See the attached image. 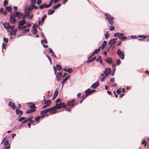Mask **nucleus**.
<instances>
[{
	"label": "nucleus",
	"instance_id": "1",
	"mask_svg": "<svg viewBox=\"0 0 149 149\" xmlns=\"http://www.w3.org/2000/svg\"><path fill=\"white\" fill-rule=\"evenodd\" d=\"M117 54L121 59H124L125 54L120 49H119L118 50L117 52Z\"/></svg>",
	"mask_w": 149,
	"mask_h": 149
},
{
	"label": "nucleus",
	"instance_id": "2",
	"mask_svg": "<svg viewBox=\"0 0 149 149\" xmlns=\"http://www.w3.org/2000/svg\"><path fill=\"white\" fill-rule=\"evenodd\" d=\"M13 15L14 17H17L19 19H21L23 16L22 13L18 11H15L13 13Z\"/></svg>",
	"mask_w": 149,
	"mask_h": 149
},
{
	"label": "nucleus",
	"instance_id": "3",
	"mask_svg": "<svg viewBox=\"0 0 149 149\" xmlns=\"http://www.w3.org/2000/svg\"><path fill=\"white\" fill-rule=\"evenodd\" d=\"M13 14V13H11L10 17V22L12 24H15L17 21V19L14 17Z\"/></svg>",
	"mask_w": 149,
	"mask_h": 149
},
{
	"label": "nucleus",
	"instance_id": "4",
	"mask_svg": "<svg viewBox=\"0 0 149 149\" xmlns=\"http://www.w3.org/2000/svg\"><path fill=\"white\" fill-rule=\"evenodd\" d=\"M56 109H59L62 107H63L65 108H66V105H65L64 102H61L60 104H58V103L56 104L55 106Z\"/></svg>",
	"mask_w": 149,
	"mask_h": 149
},
{
	"label": "nucleus",
	"instance_id": "5",
	"mask_svg": "<svg viewBox=\"0 0 149 149\" xmlns=\"http://www.w3.org/2000/svg\"><path fill=\"white\" fill-rule=\"evenodd\" d=\"M25 23V21L24 20H22L20 21L18 24V29H19L21 31H22V26H23Z\"/></svg>",
	"mask_w": 149,
	"mask_h": 149
},
{
	"label": "nucleus",
	"instance_id": "6",
	"mask_svg": "<svg viewBox=\"0 0 149 149\" xmlns=\"http://www.w3.org/2000/svg\"><path fill=\"white\" fill-rule=\"evenodd\" d=\"M56 109V108L55 106L49 108V112L51 114H53L56 113L57 110Z\"/></svg>",
	"mask_w": 149,
	"mask_h": 149
},
{
	"label": "nucleus",
	"instance_id": "7",
	"mask_svg": "<svg viewBox=\"0 0 149 149\" xmlns=\"http://www.w3.org/2000/svg\"><path fill=\"white\" fill-rule=\"evenodd\" d=\"M111 71V69L110 68H107L105 69L104 71V73L105 74V76H107L109 74Z\"/></svg>",
	"mask_w": 149,
	"mask_h": 149
},
{
	"label": "nucleus",
	"instance_id": "8",
	"mask_svg": "<svg viewBox=\"0 0 149 149\" xmlns=\"http://www.w3.org/2000/svg\"><path fill=\"white\" fill-rule=\"evenodd\" d=\"M24 12L25 13V16L28 17L29 19H31L33 18V15L32 14L30 15L28 10H26V9L24 10Z\"/></svg>",
	"mask_w": 149,
	"mask_h": 149
},
{
	"label": "nucleus",
	"instance_id": "9",
	"mask_svg": "<svg viewBox=\"0 0 149 149\" xmlns=\"http://www.w3.org/2000/svg\"><path fill=\"white\" fill-rule=\"evenodd\" d=\"M117 40V38H114L111 39L109 42V44H110V46H111L113 45L116 43Z\"/></svg>",
	"mask_w": 149,
	"mask_h": 149
},
{
	"label": "nucleus",
	"instance_id": "10",
	"mask_svg": "<svg viewBox=\"0 0 149 149\" xmlns=\"http://www.w3.org/2000/svg\"><path fill=\"white\" fill-rule=\"evenodd\" d=\"M104 15L108 21L113 20L114 19L113 17L109 14L106 13Z\"/></svg>",
	"mask_w": 149,
	"mask_h": 149
},
{
	"label": "nucleus",
	"instance_id": "11",
	"mask_svg": "<svg viewBox=\"0 0 149 149\" xmlns=\"http://www.w3.org/2000/svg\"><path fill=\"white\" fill-rule=\"evenodd\" d=\"M3 25L5 28L7 30V31L8 32H10L9 27L10 26V24L9 23L5 22L4 23Z\"/></svg>",
	"mask_w": 149,
	"mask_h": 149
},
{
	"label": "nucleus",
	"instance_id": "12",
	"mask_svg": "<svg viewBox=\"0 0 149 149\" xmlns=\"http://www.w3.org/2000/svg\"><path fill=\"white\" fill-rule=\"evenodd\" d=\"M124 35V33H117L114 34V37H118V38H122V36Z\"/></svg>",
	"mask_w": 149,
	"mask_h": 149
},
{
	"label": "nucleus",
	"instance_id": "13",
	"mask_svg": "<svg viewBox=\"0 0 149 149\" xmlns=\"http://www.w3.org/2000/svg\"><path fill=\"white\" fill-rule=\"evenodd\" d=\"M8 105L13 109H15L16 108L15 104L13 102L10 101L9 102Z\"/></svg>",
	"mask_w": 149,
	"mask_h": 149
},
{
	"label": "nucleus",
	"instance_id": "14",
	"mask_svg": "<svg viewBox=\"0 0 149 149\" xmlns=\"http://www.w3.org/2000/svg\"><path fill=\"white\" fill-rule=\"evenodd\" d=\"M66 106H68L70 108L72 107L75 106L74 103L73 102H71L70 101H69L66 104Z\"/></svg>",
	"mask_w": 149,
	"mask_h": 149
},
{
	"label": "nucleus",
	"instance_id": "15",
	"mask_svg": "<svg viewBox=\"0 0 149 149\" xmlns=\"http://www.w3.org/2000/svg\"><path fill=\"white\" fill-rule=\"evenodd\" d=\"M62 75V73L61 72H58L57 73L56 76V78L57 80L59 81L61 79V77Z\"/></svg>",
	"mask_w": 149,
	"mask_h": 149
},
{
	"label": "nucleus",
	"instance_id": "16",
	"mask_svg": "<svg viewBox=\"0 0 149 149\" xmlns=\"http://www.w3.org/2000/svg\"><path fill=\"white\" fill-rule=\"evenodd\" d=\"M99 84L98 81H96L95 83H93L91 86V87L94 89L95 88L99 86Z\"/></svg>",
	"mask_w": 149,
	"mask_h": 149
},
{
	"label": "nucleus",
	"instance_id": "17",
	"mask_svg": "<svg viewBox=\"0 0 149 149\" xmlns=\"http://www.w3.org/2000/svg\"><path fill=\"white\" fill-rule=\"evenodd\" d=\"M105 61L107 63L109 64H112L113 63L112 59L110 57H109L108 58L106 59H105Z\"/></svg>",
	"mask_w": 149,
	"mask_h": 149
},
{
	"label": "nucleus",
	"instance_id": "18",
	"mask_svg": "<svg viewBox=\"0 0 149 149\" xmlns=\"http://www.w3.org/2000/svg\"><path fill=\"white\" fill-rule=\"evenodd\" d=\"M15 112L17 115H20V116L22 115L23 113V112L18 109H16Z\"/></svg>",
	"mask_w": 149,
	"mask_h": 149
},
{
	"label": "nucleus",
	"instance_id": "19",
	"mask_svg": "<svg viewBox=\"0 0 149 149\" xmlns=\"http://www.w3.org/2000/svg\"><path fill=\"white\" fill-rule=\"evenodd\" d=\"M33 117V116L30 117L26 119H25L22 122V123H26L28 121H29L31 119H32Z\"/></svg>",
	"mask_w": 149,
	"mask_h": 149
},
{
	"label": "nucleus",
	"instance_id": "20",
	"mask_svg": "<svg viewBox=\"0 0 149 149\" xmlns=\"http://www.w3.org/2000/svg\"><path fill=\"white\" fill-rule=\"evenodd\" d=\"M33 5L31 4L28 7V9L26 10L28 11H32L33 9Z\"/></svg>",
	"mask_w": 149,
	"mask_h": 149
},
{
	"label": "nucleus",
	"instance_id": "21",
	"mask_svg": "<svg viewBox=\"0 0 149 149\" xmlns=\"http://www.w3.org/2000/svg\"><path fill=\"white\" fill-rule=\"evenodd\" d=\"M51 101L50 100H49L46 101L45 103V105H46L48 106H49L51 104Z\"/></svg>",
	"mask_w": 149,
	"mask_h": 149
},
{
	"label": "nucleus",
	"instance_id": "22",
	"mask_svg": "<svg viewBox=\"0 0 149 149\" xmlns=\"http://www.w3.org/2000/svg\"><path fill=\"white\" fill-rule=\"evenodd\" d=\"M48 112H49V109H47L42 111L40 112V113L41 114H43Z\"/></svg>",
	"mask_w": 149,
	"mask_h": 149
},
{
	"label": "nucleus",
	"instance_id": "23",
	"mask_svg": "<svg viewBox=\"0 0 149 149\" xmlns=\"http://www.w3.org/2000/svg\"><path fill=\"white\" fill-rule=\"evenodd\" d=\"M58 92L57 90H56V91H55V92L54 93V95L53 96V98L52 99V100H54L55 98L57 96V95L58 94Z\"/></svg>",
	"mask_w": 149,
	"mask_h": 149
},
{
	"label": "nucleus",
	"instance_id": "24",
	"mask_svg": "<svg viewBox=\"0 0 149 149\" xmlns=\"http://www.w3.org/2000/svg\"><path fill=\"white\" fill-rule=\"evenodd\" d=\"M55 11L53 9H50L48 10V14L49 15H50L54 13Z\"/></svg>",
	"mask_w": 149,
	"mask_h": 149
},
{
	"label": "nucleus",
	"instance_id": "25",
	"mask_svg": "<svg viewBox=\"0 0 149 149\" xmlns=\"http://www.w3.org/2000/svg\"><path fill=\"white\" fill-rule=\"evenodd\" d=\"M70 77V75H68V76L66 77L63 80V81L62 82V84H63V85L62 86V87H63V86L64 83H65V82L69 79Z\"/></svg>",
	"mask_w": 149,
	"mask_h": 149
},
{
	"label": "nucleus",
	"instance_id": "26",
	"mask_svg": "<svg viewBox=\"0 0 149 149\" xmlns=\"http://www.w3.org/2000/svg\"><path fill=\"white\" fill-rule=\"evenodd\" d=\"M61 5V4L60 3H58L55 6L53 7V8L54 10H56Z\"/></svg>",
	"mask_w": 149,
	"mask_h": 149
},
{
	"label": "nucleus",
	"instance_id": "27",
	"mask_svg": "<svg viewBox=\"0 0 149 149\" xmlns=\"http://www.w3.org/2000/svg\"><path fill=\"white\" fill-rule=\"evenodd\" d=\"M36 111L35 109H32L28 110L26 111V113H29L35 111Z\"/></svg>",
	"mask_w": 149,
	"mask_h": 149
},
{
	"label": "nucleus",
	"instance_id": "28",
	"mask_svg": "<svg viewBox=\"0 0 149 149\" xmlns=\"http://www.w3.org/2000/svg\"><path fill=\"white\" fill-rule=\"evenodd\" d=\"M6 9L9 12H10L12 10V8L11 6H8L6 7Z\"/></svg>",
	"mask_w": 149,
	"mask_h": 149
},
{
	"label": "nucleus",
	"instance_id": "29",
	"mask_svg": "<svg viewBox=\"0 0 149 149\" xmlns=\"http://www.w3.org/2000/svg\"><path fill=\"white\" fill-rule=\"evenodd\" d=\"M41 43L42 45L44 44V43H47V42L46 38H45V39H44V40H42L41 41Z\"/></svg>",
	"mask_w": 149,
	"mask_h": 149
},
{
	"label": "nucleus",
	"instance_id": "30",
	"mask_svg": "<svg viewBox=\"0 0 149 149\" xmlns=\"http://www.w3.org/2000/svg\"><path fill=\"white\" fill-rule=\"evenodd\" d=\"M56 67L57 70L58 71H60L61 69L62 68L61 66L58 64H56Z\"/></svg>",
	"mask_w": 149,
	"mask_h": 149
},
{
	"label": "nucleus",
	"instance_id": "31",
	"mask_svg": "<svg viewBox=\"0 0 149 149\" xmlns=\"http://www.w3.org/2000/svg\"><path fill=\"white\" fill-rule=\"evenodd\" d=\"M29 108L31 109L36 108V107H35V104H32L30 105Z\"/></svg>",
	"mask_w": 149,
	"mask_h": 149
},
{
	"label": "nucleus",
	"instance_id": "32",
	"mask_svg": "<svg viewBox=\"0 0 149 149\" xmlns=\"http://www.w3.org/2000/svg\"><path fill=\"white\" fill-rule=\"evenodd\" d=\"M110 37V34L109 33V32H107L105 34V37L106 39Z\"/></svg>",
	"mask_w": 149,
	"mask_h": 149
},
{
	"label": "nucleus",
	"instance_id": "33",
	"mask_svg": "<svg viewBox=\"0 0 149 149\" xmlns=\"http://www.w3.org/2000/svg\"><path fill=\"white\" fill-rule=\"evenodd\" d=\"M107 42L106 41H104L103 42V43L102 45V49L103 48H104V47L106 46L107 45Z\"/></svg>",
	"mask_w": 149,
	"mask_h": 149
},
{
	"label": "nucleus",
	"instance_id": "34",
	"mask_svg": "<svg viewBox=\"0 0 149 149\" xmlns=\"http://www.w3.org/2000/svg\"><path fill=\"white\" fill-rule=\"evenodd\" d=\"M46 56L47 58L50 63L51 64V65L52 64V61L51 57L48 55H46Z\"/></svg>",
	"mask_w": 149,
	"mask_h": 149
},
{
	"label": "nucleus",
	"instance_id": "35",
	"mask_svg": "<svg viewBox=\"0 0 149 149\" xmlns=\"http://www.w3.org/2000/svg\"><path fill=\"white\" fill-rule=\"evenodd\" d=\"M69 73H71L72 72V69L71 68H69L67 69V71Z\"/></svg>",
	"mask_w": 149,
	"mask_h": 149
},
{
	"label": "nucleus",
	"instance_id": "36",
	"mask_svg": "<svg viewBox=\"0 0 149 149\" xmlns=\"http://www.w3.org/2000/svg\"><path fill=\"white\" fill-rule=\"evenodd\" d=\"M47 17V16L46 15H44L42 17L41 20V21L42 22H43L44 21L45 18H46Z\"/></svg>",
	"mask_w": 149,
	"mask_h": 149
},
{
	"label": "nucleus",
	"instance_id": "37",
	"mask_svg": "<svg viewBox=\"0 0 149 149\" xmlns=\"http://www.w3.org/2000/svg\"><path fill=\"white\" fill-rule=\"evenodd\" d=\"M96 58V57L95 56V57H94L93 58H92L91 59L88 60L87 61V62L89 63V62H91L92 61H93V60L95 59V58Z\"/></svg>",
	"mask_w": 149,
	"mask_h": 149
},
{
	"label": "nucleus",
	"instance_id": "38",
	"mask_svg": "<svg viewBox=\"0 0 149 149\" xmlns=\"http://www.w3.org/2000/svg\"><path fill=\"white\" fill-rule=\"evenodd\" d=\"M26 118V117H22L18 119V121H21L25 119Z\"/></svg>",
	"mask_w": 149,
	"mask_h": 149
},
{
	"label": "nucleus",
	"instance_id": "39",
	"mask_svg": "<svg viewBox=\"0 0 149 149\" xmlns=\"http://www.w3.org/2000/svg\"><path fill=\"white\" fill-rule=\"evenodd\" d=\"M15 26L14 25L10 26L9 27V30H10V32L14 28Z\"/></svg>",
	"mask_w": 149,
	"mask_h": 149
},
{
	"label": "nucleus",
	"instance_id": "40",
	"mask_svg": "<svg viewBox=\"0 0 149 149\" xmlns=\"http://www.w3.org/2000/svg\"><path fill=\"white\" fill-rule=\"evenodd\" d=\"M29 29H27L24 30V31L22 32V33H26V32H28L29 31Z\"/></svg>",
	"mask_w": 149,
	"mask_h": 149
},
{
	"label": "nucleus",
	"instance_id": "41",
	"mask_svg": "<svg viewBox=\"0 0 149 149\" xmlns=\"http://www.w3.org/2000/svg\"><path fill=\"white\" fill-rule=\"evenodd\" d=\"M138 37L141 38H146V36L145 35H139L138 36Z\"/></svg>",
	"mask_w": 149,
	"mask_h": 149
},
{
	"label": "nucleus",
	"instance_id": "42",
	"mask_svg": "<svg viewBox=\"0 0 149 149\" xmlns=\"http://www.w3.org/2000/svg\"><path fill=\"white\" fill-rule=\"evenodd\" d=\"M142 141L141 143V144L142 145L144 144L145 146H146L147 144L146 142L145 141V140H143V139H142Z\"/></svg>",
	"mask_w": 149,
	"mask_h": 149
},
{
	"label": "nucleus",
	"instance_id": "43",
	"mask_svg": "<svg viewBox=\"0 0 149 149\" xmlns=\"http://www.w3.org/2000/svg\"><path fill=\"white\" fill-rule=\"evenodd\" d=\"M121 63L120 60L119 59H118L116 61V64L118 65H120Z\"/></svg>",
	"mask_w": 149,
	"mask_h": 149
},
{
	"label": "nucleus",
	"instance_id": "44",
	"mask_svg": "<svg viewBox=\"0 0 149 149\" xmlns=\"http://www.w3.org/2000/svg\"><path fill=\"white\" fill-rule=\"evenodd\" d=\"M100 47H98V48L97 49H95V50L94 52H95V53H96L97 54L99 52V51H100Z\"/></svg>",
	"mask_w": 149,
	"mask_h": 149
},
{
	"label": "nucleus",
	"instance_id": "45",
	"mask_svg": "<svg viewBox=\"0 0 149 149\" xmlns=\"http://www.w3.org/2000/svg\"><path fill=\"white\" fill-rule=\"evenodd\" d=\"M33 34H35L37 33L38 31L36 29H34L32 30Z\"/></svg>",
	"mask_w": 149,
	"mask_h": 149
},
{
	"label": "nucleus",
	"instance_id": "46",
	"mask_svg": "<svg viewBox=\"0 0 149 149\" xmlns=\"http://www.w3.org/2000/svg\"><path fill=\"white\" fill-rule=\"evenodd\" d=\"M127 37L125 36H122V38H121V39H120V40L121 41L123 40H125L127 38Z\"/></svg>",
	"mask_w": 149,
	"mask_h": 149
},
{
	"label": "nucleus",
	"instance_id": "47",
	"mask_svg": "<svg viewBox=\"0 0 149 149\" xmlns=\"http://www.w3.org/2000/svg\"><path fill=\"white\" fill-rule=\"evenodd\" d=\"M95 90H90V91H89V92L88 93V95H89L90 94L93 93V92H95Z\"/></svg>",
	"mask_w": 149,
	"mask_h": 149
},
{
	"label": "nucleus",
	"instance_id": "48",
	"mask_svg": "<svg viewBox=\"0 0 149 149\" xmlns=\"http://www.w3.org/2000/svg\"><path fill=\"white\" fill-rule=\"evenodd\" d=\"M88 95V94H86V95L82 96L81 97V99L83 100L85 99L86 98V97H87Z\"/></svg>",
	"mask_w": 149,
	"mask_h": 149
},
{
	"label": "nucleus",
	"instance_id": "49",
	"mask_svg": "<svg viewBox=\"0 0 149 149\" xmlns=\"http://www.w3.org/2000/svg\"><path fill=\"white\" fill-rule=\"evenodd\" d=\"M101 56H98L96 60V61H98L99 60H101Z\"/></svg>",
	"mask_w": 149,
	"mask_h": 149
},
{
	"label": "nucleus",
	"instance_id": "50",
	"mask_svg": "<svg viewBox=\"0 0 149 149\" xmlns=\"http://www.w3.org/2000/svg\"><path fill=\"white\" fill-rule=\"evenodd\" d=\"M8 3V1H6V0H5L3 2L4 6L7 5Z\"/></svg>",
	"mask_w": 149,
	"mask_h": 149
},
{
	"label": "nucleus",
	"instance_id": "51",
	"mask_svg": "<svg viewBox=\"0 0 149 149\" xmlns=\"http://www.w3.org/2000/svg\"><path fill=\"white\" fill-rule=\"evenodd\" d=\"M36 0H31V2L32 4H35L36 3Z\"/></svg>",
	"mask_w": 149,
	"mask_h": 149
},
{
	"label": "nucleus",
	"instance_id": "52",
	"mask_svg": "<svg viewBox=\"0 0 149 149\" xmlns=\"http://www.w3.org/2000/svg\"><path fill=\"white\" fill-rule=\"evenodd\" d=\"M10 148V144H9V145L5 147L4 148V149H9Z\"/></svg>",
	"mask_w": 149,
	"mask_h": 149
},
{
	"label": "nucleus",
	"instance_id": "53",
	"mask_svg": "<svg viewBox=\"0 0 149 149\" xmlns=\"http://www.w3.org/2000/svg\"><path fill=\"white\" fill-rule=\"evenodd\" d=\"M12 31L14 33V35H15L16 34V32L17 31V29H14L13 30H12Z\"/></svg>",
	"mask_w": 149,
	"mask_h": 149
},
{
	"label": "nucleus",
	"instance_id": "54",
	"mask_svg": "<svg viewBox=\"0 0 149 149\" xmlns=\"http://www.w3.org/2000/svg\"><path fill=\"white\" fill-rule=\"evenodd\" d=\"M9 142L8 141V140H6L4 143V146H6L8 145V144Z\"/></svg>",
	"mask_w": 149,
	"mask_h": 149
},
{
	"label": "nucleus",
	"instance_id": "55",
	"mask_svg": "<svg viewBox=\"0 0 149 149\" xmlns=\"http://www.w3.org/2000/svg\"><path fill=\"white\" fill-rule=\"evenodd\" d=\"M40 119V116H38V117L35 118V120L37 121H38Z\"/></svg>",
	"mask_w": 149,
	"mask_h": 149
},
{
	"label": "nucleus",
	"instance_id": "56",
	"mask_svg": "<svg viewBox=\"0 0 149 149\" xmlns=\"http://www.w3.org/2000/svg\"><path fill=\"white\" fill-rule=\"evenodd\" d=\"M44 7V3L41 5H40V6H39V8L40 9H43Z\"/></svg>",
	"mask_w": 149,
	"mask_h": 149
},
{
	"label": "nucleus",
	"instance_id": "57",
	"mask_svg": "<svg viewBox=\"0 0 149 149\" xmlns=\"http://www.w3.org/2000/svg\"><path fill=\"white\" fill-rule=\"evenodd\" d=\"M7 45V44L4 43H3L2 45V47L4 48V49H6V46Z\"/></svg>",
	"mask_w": 149,
	"mask_h": 149
},
{
	"label": "nucleus",
	"instance_id": "58",
	"mask_svg": "<svg viewBox=\"0 0 149 149\" xmlns=\"http://www.w3.org/2000/svg\"><path fill=\"white\" fill-rule=\"evenodd\" d=\"M3 40L4 41L6 42V43H7L8 41V38H3Z\"/></svg>",
	"mask_w": 149,
	"mask_h": 149
},
{
	"label": "nucleus",
	"instance_id": "59",
	"mask_svg": "<svg viewBox=\"0 0 149 149\" xmlns=\"http://www.w3.org/2000/svg\"><path fill=\"white\" fill-rule=\"evenodd\" d=\"M110 29L111 31H112L114 29V26H110Z\"/></svg>",
	"mask_w": 149,
	"mask_h": 149
},
{
	"label": "nucleus",
	"instance_id": "60",
	"mask_svg": "<svg viewBox=\"0 0 149 149\" xmlns=\"http://www.w3.org/2000/svg\"><path fill=\"white\" fill-rule=\"evenodd\" d=\"M130 37L133 39H136L137 38V37L135 35L131 36Z\"/></svg>",
	"mask_w": 149,
	"mask_h": 149
},
{
	"label": "nucleus",
	"instance_id": "61",
	"mask_svg": "<svg viewBox=\"0 0 149 149\" xmlns=\"http://www.w3.org/2000/svg\"><path fill=\"white\" fill-rule=\"evenodd\" d=\"M90 88H88L87 90H86L85 91V93H86V94H87L89 92V91H90Z\"/></svg>",
	"mask_w": 149,
	"mask_h": 149
},
{
	"label": "nucleus",
	"instance_id": "62",
	"mask_svg": "<svg viewBox=\"0 0 149 149\" xmlns=\"http://www.w3.org/2000/svg\"><path fill=\"white\" fill-rule=\"evenodd\" d=\"M38 26L36 24H35L33 26V29H36L37 28Z\"/></svg>",
	"mask_w": 149,
	"mask_h": 149
},
{
	"label": "nucleus",
	"instance_id": "63",
	"mask_svg": "<svg viewBox=\"0 0 149 149\" xmlns=\"http://www.w3.org/2000/svg\"><path fill=\"white\" fill-rule=\"evenodd\" d=\"M49 52L50 53L52 54L53 53H54L53 51L51 48H49Z\"/></svg>",
	"mask_w": 149,
	"mask_h": 149
},
{
	"label": "nucleus",
	"instance_id": "64",
	"mask_svg": "<svg viewBox=\"0 0 149 149\" xmlns=\"http://www.w3.org/2000/svg\"><path fill=\"white\" fill-rule=\"evenodd\" d=\"M116 93L118 94H120L121 93V91L120 90V89L119 88L116 91Z\"/></svg>",
	"mask_w": 149,
	"mask_h": 149
}]
</instances>
